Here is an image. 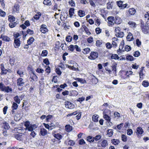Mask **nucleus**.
Returning a JSON list of instances; mask_svg holds the SVG:
<instances>
[{
    "instance_id": "obj_1",
    "label": "nucleus",
    "mask_w": 149,
    "mask_h": 149,
    "mask_svg": "<svg viewBox=\"0 0 149 149\" xmlns=\"http://www.w3.org/2000/svg\"><path fill=\"white\" fill-rule=\"evenodd\" d=\"M0 90L2 91L8 93L12 91V89L9 86H6L2 82L0 83Z\"/></svg>"
},
{
    "instance_id": "obj_2",
    "label": "nucleus",
    "mask_w": 149,
    "mask_h": 149,
    "mask_svg": "<svg viewBox=\"0 0 149 149\" xmlns=\"http://www.w3.org/2000/svg\"><path fill=\"white\" fill-rule=\"evenodd\" d=\"M98 56V53L96 52H91L90 55L88 56V58L91 60H94L97 58Z\"/></svg>"
},
{
    "instance_id": "obj_3",
    "label": "nucleus",
    "mask_w": 149,
    "mask_h": 149,
    "mask_svg": "<svg viewBox=\"0 0 149 149\" xmlns=\"http://www.w3.org/2000/svg\"><path fill=\"white\" fill-rule=\"evenodd\" d=\"M40 31L41 32L43 33H45L48 31L47 28V26L44 24H42L40 26Z\"/></svg>"
},
{
    "instance_id": "obj_4",
    "label": "nucleus",
    "mask_w": 149,
    "mask_h": 149,
    "mask_svg": "<svg viewBox=\"0 0 149 149\" xmlns=\"http://www.w3.org/2000/svg\"><path fill=\"white\" fill-rule=\"evenodd\" d=\"M140 27L142 32L145 34L148 33L147 30L146 28V24H145L144 22L142 21H141V23Z\"/></svg>"
},
{
    "instance_id": "obj_5",
    "label": "nucleus",
    "mask_w": 149,
    "mask_h": 149,
    "mask_svg": "<svg viewBox=\"0 0 149 149\" xmlns=\"http://www.w3.org/2000/svg\"><path fill=\"white\" fill-rule=\"evenodd\" d=\"M108 24L109 26L113 25L114 24V17L113 16H109L107 18Z\"/></svg>"
},
{
    "instance_id": "obj_6",
    "label": "nucleus",
    "mask_w": 149,
    "mask_h": 149,
    "mask_svg": "<svg viewBox=\"0 0 149 149\" xmlns=\"http://www.w3.org/2000/svg\"><path fill=\"white\" fill-rule=\"evenodd\" d=\"M24 135L22 133L17 134L14 135L15 138L17 140L22 141L24 139Z\"/></svg>"
},
{
    "instance_id": "obj_7",
    "label": "nucleus",
    "mask_w": 149,
    "mask_h": 149,
    "mask_svg": "<svg viewBox=\"0 0 149 149\" xmlns=\"http://www.w3.org/2000/svg\"><path fill=\"white\" fill-rule=\"evenodd\" d=\"M137 134L138 137L140 138L143 132L142 128L140 127H138L136 129Z\"/></svg>"
},
{
    "instance_id": "obj_8",
    "label": "nucleus",
    "mask_w": 149,
    "mask_h": 149,
    "mask_svg": "<svg viewBox=\"0 0 149 149\" xmlns=\"http://www.w3.org/2000/svg\"><path fill=\"white\" fill-rule=\"evenodd\" d=\"M65 106L66 108L68 109H72L74 108V105L72 103L66 101L65 102Z\"/></svg>"
},
{
    "instance_id": "obj_9",
    "label": "nucleus",
    "mask_w": 149,
    "mask_h": 149,
    "mask_svg": "<svg viewBox=\"0 0 149 149\" xmlns=\"http://www.w3.org/2000/svg\"><path fill=\"white\" fill-rule=\"evenodd\" d=\"M37 127V126L36 124H31L29 126L26 130L29 131L31 132Z\"/></svg>"
},
{
    "instance_id": "obj_10",
    "label": "nucleus",
    "mask_w": 149,
    "mask_h": 149,
    "mask_svg": "<svg viewBox=\"0 0 149 149\" xmlns=\"http://www.w3.org/2000/svg\"><path fill=\"white\" fill-rule=\"evenodd\" d=\"M24 82L23 79L22 78H19L17 80V85L19 86H22L24 84Z\"/></svg>"
},
{
    "instance_id": "obj_11",
    "label": "nucleus",
    "mask_w": 149,
    "mask_h": 149,
    "mask_svg": "<svg viewBox=\"0 0 149 149\" xmlns=\"http://www.w3.org/2000/svg\"><path fill=\"white\" fill-rule=\"evenodd\" d=\"M0 38L6 42H9L10 41V39L8 36L1 35L0 36Z\"/></svg>"
},
{
    "instance_id": "obj_12",
    "label": "nucleus",
    "mask_w": 149,
    "mask_h": 149,
    "mask_svg": "<svg viewBox=\"0 0 149 149\" xmlns=\"http://www.w3.org/2000/svg\"><path fill=\"white\" fill-rule=\"evenodd\" d=\"M14 43L15 44L16 46H15V48L18 47L20 45V41L19 38L17 39H15L14 41Z\"/></svg>"
},
{
    "instance_id": "obj_13",
    "label": "nucleus",
    "mask_w": 149,
    "mask_h": 149,
    "mask_svg": "<svg viewBox=\"0 0 149 149\" xmlns=\"http://www.w3.org/2000/svg\"><path fill=\"white\" fill-rule=\"evenodd\" d=\"M47 134V130L44 128L40 129V134L42 136H45Z\"/></svg>"
},
{
    "instance_id": "obj_14",
    "label": "nucleus",
    "mask_w": 149,
    "mask_h": 149,
    "mask_svg": "<svg viewBox=\"0 0 149 149\" xmlns=\"http://www.w3.org/2000/svg\"><path fill=\"white\" fill-rule=\"evenodd\" d=\"M19 6L18 4H15L13 9V12H18L19 10Z\"/></svg>"
},
{
    "instance_id": "obj_15",
    "label": "nucleus",
    "mask_w": 149,
    "mask_h": 149,
    "mask_svg": "<svg viewBox=\"0 0 149 149\" xmlns=\"http://www.w3.org/2000/svg\"><path fill=\"white\" fill-rule=\"evenodd\" d=\"M1 73L2 74H6L8 70H7L5 68L3 64L1 65Z\"/></svg>"
},
{
    "instance_id": "obj_16",
    "label": "nucleus",
    "mask_w": 149,
    "mask_h": 149,
    "mask_svg": "<svg viewBox=\"0 0 149 149\" xmlns=\"http://www.w3.org/2000/svg\"><path fill=\"white\" fill-rule=\"evenodd\" d=\"M32 75H31L30 78L33 81H36L38 80V77L35 74L34 72H33Z\"/></svg>"
},
{
    "instance_id": "obj_17",
    "label": "nucleus",
    "mask_w": 149,
    "mask_h": 149,
    "mask_svg": "<svg viewBox=\"0 0 149 149\" xmlns=\"http://www.w3.org/2000/svg\"><path fill=\"white\" fill-rule=\"evenodd\" d=\"M127 39L128 41H130L133 40V37L132 33L130 32L127 37Z\"/></svg>"
},
{
    "instance_id": "obj_18",
    "label": "nucleus",
    "mask_w": 149,
    "mask_h": 149,
    "mask_svg": "<svg viewBox=\"0 0 149 149\" xmlns=\"http://www.w3.org/2000/svg\"><path fill=\"white\" fill-rule=\"evenodd\" d=\"M114 23L116 24H119L121 22V20L120 18L118 16H116L115 19H114Z\"/></svg>"
},
{
    "instance_id": "obj_19",
    "label": "nucleus",
    "mask_w": 149,
    "mask_h": 149,
    "mask_svg": "<svg viewBox=\"0 0 149 149\" xmlns=\"http://www.w3.org/2000/svg\"><path fill=\"white\" fill-rule=\"evenodd\" d=\"M3 128L6 130H8L10 128L9 124L6 122L5 121L3 123Z\"/></svg>"
},
{
    "instance_id": "obj_20",
    "label": "nucleus",
    "mask_w": 149,
    "mask_h": 149,
    "mask_svg": "<svg viewBox=\"0 0 149 149\" xmlns=\"http://www.w3.org/2000/svg\"><path fill=\"white\" fill-rule=\"evenodd\" d=\"M117 65V63L114 62L113 63V65L112 66V70L113 71L114 73H116V67Z\"/></svg>"
},
{
    "instance_id": "obj_21",
    "label": "nucleus",
    "mask_w": 149,
    "mask_h": 149,
    "mask_svg": "<svg viewBox=\"0 0 149 149\" xmlns=\"http://www.w3.org/2000/svg\"><path fill=\"white\" fill-rule=\"evenodd\" d=\"M113 2H109L107 4V7L108 9H111L112 8Z\"/></svg>"
},
{
    "instance_id": "obj_22",
    "label": "nucleus",
    "mask_w": 149,
    "mask_h": 149,
    "mask_svg": "<svg viewBox=\"0 0 149 149\" xmlns=\"http://www.w3.org/2000/svg\"><path fill=\"white\" fill-rule=\"evenodd\" d=\"M128 12L130 15H133L136 13V10L133 8H130L129 9Z\"/></svg>"
},
{
    "instance_id": "obj_23",
    "label": "nucleus",
    "mask_w": 149,
    "mask_h": 149,
    "mask_svg": "<svg viewBox=\"0 0 149 149\" xmlns=\"http://www.w3.org/2000/svg\"><path fill=\"white\" fill-rule=\"evenodd\" d=\"M128 24L130 26V27L132 28H135L136 24V23L133 21H130L128 22Z\"/></svg>"
},
{
    "instance_id": "obj_24",
    "label": "nucleus",
    "mask_w": 149,
    "mask_h": 149,
    "mask_svg": "<svg viewBox=\"0 0 149 149\" xmlns=\"http://www.w3.org/2000/svg\"><path fill=\"white\" fill-rule=\"evenodd\" d=\"M84 29L86 33L88 35H89L91 34V33L89 31L88 28L84 25L82 26Z\"/></svg>"
},
{
    "instance_id": "obj_25",
    "label": "nucleus",
    "mask_w": 149,
    "mask_h": 149,
    "mask_svg": "<svg viewBox=\"0 0 149 149\" xmlns=\"http://www.w3.org/2000/svg\"><path fill=\"white\" fill-rule=\"evenodd\" d=\"M108 145L107 142L106 140H103L101 143V146L103 148L105 147Z\"/></svg>"
},
{
    "instance_id": "obj_26",
    "label": "nucleus",
    "mask_w": 149,
    "mask_h": 149,
    "mask_svg": "<svg viewBox=\"0 0 149 149\" xmlns=\"http://www.w3.org/2000/svg\"><path fill=\"white\" fill-rule=\"evenodd\" d=\"M111 143L115 145H118L120 143L118 139H113L111 140Z\"/></svg>"
},
{
    "instance_id": "obj_27",
    "label": "nucleus",
    "mask_w": 149,
    "mask_h": 149,
    "mask_svg": "<svg viewBox=\"0 0 149 149\" xmlns=\"http://www.w3.org/2000/svg\"><path fill=\"white\" fill-rule=\"evenodd\" d=\"M34 38L31 37H30L29 39L27 40V43L29 45H31L34 42Z\"/></svg>"
},
{
    "instance_id": "obj_28",
    "label": "nucleus",
    "mask_w": 149,
    "mask_h": 149,
    "mask_svg": "<svg viewBox=\"0 0 149 149\" xmlns=\"http://www.w3.org/2000/svg\"><path fill=\"white\" fill-rule=\"evenodd\" d=\"M75 79L78 81L80 82L81 83L85 84L86 83V80L82 78H78Z\"/></svg>"
},
{
    "instance_id": "obj_29",
    "label": "nucleus",
    "mask_w": 149,
    "mask_h": 149,
    "mask_svg": "<svg viewBox=\"0 0 149 149\" xmlns=\"http://www.w3.org/2000/svg\"><path fill=\"white\" fill-rule=\"evenodd\" d=\"M79 15L81 17L85 15V13L84 11L82 10H79L78 12Z\"/></svg>"
},
{
    "instance_id": "obj_30",
    "label": "nucleus",
    "mask_w": 149,
    "mask_h": 149,
    "mask_svg": "<svg viewBox=\"0 0 149 149\" xmlns=\"http://www.w3.org/2000/svg\"><path fill=\"white\" fill-rule=\"evenodd\" d=\"M113 133V130L112 129H109L107 131V134L109 137L112 136Z\"/></svg>"
},
{
    "instance_id": "obj_31",
    "label": "nucleus",
    "mask_w": 149,
    "mask_h": 149,
    "mask_svg": "<svg viewBox=\"0 0 149 149\" xmlns=\"http://www.w3.org/2000/svg\"><path fill=\"white\" fill-rule=\"evenodd\" d=\"M98 117L99 116L97 115H93L92 117L93 120L95 122H97L98 120Z\"/></svg>"
},
{
    "instance_id": "obj_32",
    "label": "nucleus",
    "mask_w": 149,
    "mask_h": 149,
    "mask_svg": "<svg viewBox=\"0 0 149 149\" xmlns=\"http://www.w3.org/2000/svg\"><path fill=\"white\" fill-rule=\"evenodd\" d=\"M65 128L68 132H70L72 130V127L69 125H66L65 126Z\"/></svg>"
},
{
    "instance_id": "obj_33",
    "label": "nucleus",
    "mask_w": 149,
    "mask_h": 149,
    "mask_svg": "<svg viewBox=\"0 0 149 149\" xmlns=\"http://www.w3.org/2000/svg\"><path fill=\"white\" fill-rule=\"evenodd\" d=\"M74 12V9L73 8H71L69 10V13L70 17H72L73 15Z\"/></svg>"
},
{
    "instance_id": "obj_34",
    "label": "nucleus",
    "mask_w": 149,
    "mask_h": 149,
    "mask_svg": "<svg viewBox=\"0 0 149 149\" xmlns=\"http://www.w3.org/2000/svg\"><path fill=\"white\" fill-rule=\"evenodd\" d=\"M43 3L44 4L47 6H50L52 4L50 0H44Z\"/></svg>"
},
{
    "instance_id": "obj_35",
    "label": "nucleus",
    "mask_w": 149,
    "mask_h": 149,
    "mask_svg": "<svg viewBox=\"0 0 149 149\" xmlns=\"http://www.w3.org/2000/svg\"><path fill=\"white\" fill-rule=\"evenodd\" d=\"M103 117L108 122H109V121H111L110 117L107 114H104V115Z\"/></svg>"
},
{
    "instance_id": "obj_36",
    "label": "nucleus",
    "mask_w": 149,
    "mask_h": 149,
    "mask_svg": "<svg viewBox=\"0 0 149 149\" xmlns=\"http://www.w3.org/2000/svg\"><path fill=\"white\" fill-rule=\"evenodd\" d=\"M87 140L90 142H93L94 141L93 137L91 136L87 137Z\"/></svg>"
},
{
    "instance_id": "obj_37",
    "label": "nucleus",
    "mask_w": 149,
    "mask_h": 149,
    "mask_svg": "<svg viewBox=\"0 0 149 149\" xmlns=\"http://www.w3.org/2000/svg\"><path fill=\"white\" fill-rule=\"evenodd\" d=\"M124 33L123 32H118L117 34L116 35L117 37L120 38H122L124 36Z\"/></svg>"
},
{
    "instance_id": "obj_38",
    "label": "nucleus",
    "mask_w": 149,
    "mask_h": 149,
    "mask_svg": "<svg viewBox=\"0 0 149 149\" xmlns=\"http://www.w3.org/2000/svg\"><path fill=\"white\" fill-rule=\"evenodd\" d=\"M142 84L144 87H147L149 86V83L148 81L144 80L143 81Z\"/></svg>"
},
{
    "instance_id": "obj_39",
    "label": "nucleus",
    "mask_w": 149,
    "mask_h": 149,
    "mask_svg": "<svg viewBox=\"0 0 149 149\" xmlns=\"http://www.w3.org/2000/svg\"><path fill=\"white\" fill-rule=\"evenodd\" d=\"M70 92L71 95L73 96H77L78 94V93L75 90L71 91Z\"/></svg>"
},
{
    "instance_id": "obj_40",
    "label": "nucleus",
    "mask_w": 149,
    "mask_h": 149,
    "mask_svg": "<svg viewBox=\"0 0 149 149\" xmlns=\"http://www.w3.org/2000/svg\"><path fill=\"white\" fill-rule=\"evenodd\" d=\"M62 49L63 50H65L68 47L67 44L65 43L64 44L62 43L61 45Z\"/></svg>"
},
{
    "instance_id": "obj_41",
    "label": "nucleus",
    "mask_w": 149,
    "mask_h": 149,
    "mask_svg": "<svg viewBox=\"0 0 149 149\" xmlns=\"http://www.w3.org/2000/svg\"><path fill=\"white\" fill-rule=\"evenodd\" d=\"M14 100L16 103L19 104L20 102V100L18 96H16L14 97Z\"/></svg>"
},
{
    "instance_id": "obj_42",
    "label": "nucleus",
    "mask_w": 149,
    "mask_h": 149,
    "mask_svg": "<svg viewBox=\"0 0 149 149\" xmlns=\"http://www.w3.org/2000/svg\"><path fill=\"white\" fill-rule=\"evenodd\" d=\"M17 24V23L15 22H11L9 24V26L11 28H13Z\"/></svg>"
},
{
    "instance_id": "obj_43",
    "label": "nucleus",
    "mask_w": 149,
    "mask_h": 149,
    "mask_svg": "<svg viewBox=\"0 0 149 149\" xmlns=\"http://www.w3.org/2000/svg\"><path fill=\"white\" fill-rule=\"evenodd\" d=\"M15 19V18L13 16L9 15L8 16V20L10 22H13Z\"/></svg>"
},
{
    "instance_id": "obj_44",
    "label": "nucleus",
    "mask_w": 149,
    "mask_h": 149,
    "mask_svg": "<svg viewBox=\"0 0 149 149\" xmlns=\"http://www.w3.org/2000/svg\"><path fill=\"white\" fill-rule=\"evenodd\" d=\"M68 50L71 52H73L75 49V45H71L68 47Z\"/></svg>"
},
{
    "instance_id": "obj_45",
    "label": "nucleus",
    "mask_w": 149,
    "mask_h": 149,
    "mask_svg": "<svg viewBox=\"0 0 149 149\" xmlns=\"http://www.w3.org/2000/svg\"><path fill=\"white\" fill-rule=\"evenodd\" d=\"M54 137L58 139H60L62 137V136L59 134L57 133L54 134Z\"/></svg>"
},
{
    "instance_id": "obj_46",
    "label": "nucleus",
    "mask_w": 149,
    "mask_h": 149,
    "mask_svg": "<svg viewBox=\"0 0 149 149\" xmlns=\"http://www.w3.org/2000/svg\"><path fill=\"white\" fill-rule=\"evenodd\" d=\"M72 37L70 36H68L66 37V40L68 42H70L72 41Z\"/></svg>"
},
{
    "instance_id": "obj_47",
    "label": "nucleus",
    "mask_w": 149,
    "mask_h": 149,
    "mask_svg": "<svg viewBox=\"0 0 149 149\" xmlns=\"http://www.w3.org/2000/svg\"><path fill=\"white\" fill-rule=\"evenodd\" d=\"M40 15H37V14H36L31 19V20L34 21V19H35L36 20H38L40 18Z\"/></svg>"
},
{
    "instance_id": "obj_48",
    "label": "nucleus",
    "mask_w": 149,
    "mask_h": 149,
    "mask_svg": "<svg viewBox=\"0 0 149 149\" xmlns=\"http://www.w3.org/2000/svg\"><path fill=\"white\" fill-rule=\"evenodd\" d=\"M18 107V105L15 102H13V105L12 106V108L13 109H16Z\"/></svg>"
},
{
    "instance_id": "obj_49",
    "label": "nucleus",
    "mask_w": 149,
    "mask_h": 149,
    "mask_svg": "<svg viewBox=\"0 0 149 149\" xmlns=\"http://www.w3.org/2000/svg\"><path fill=\"white\" fill-rule=\"evenodd\" d=\"M111 59H118L119 58L118 56L116 54H112L111 56Z\"/></svg>"
},
{
    "instance_id": "obj_50",
    "label": "nucleus",
    "mask_w": 149,
    "mask_h": 149,
    "mask_svg": "<svg viewBox=\"0 0 149 149\" xmlns=\"http://www.w3.org/2000/svg\"><path fill=\"white\" fill-rule=\"evenodd\" d=\"M121 138L122 140L123 141L125 142L127 141V138L126 136L124 134H122V135Z\"/></svg>"
},
{
    "instance_id": "obj_51",
    "label": "nucleus",
    "mask_w": 149,
    "mask_h": 149,
    "mask_svg": "<svg viewBox=\"0 0 149 149\" xmlns=\"http://www.w3.org/2000/svg\"><path fill=\"white\" fill-rule=\"evenodd\" d=\"M116 3L118 6L121 8L123 3V2L121 1H117Z\"/></svg>"
},
{
    "instance_id": "obj_52",
    "label": "nucleus",
    "mask_w": 149,
    "mask_h": 149,
    "mask_svg": "<svg viewBox=\"0 0 149 149\" xmlns=\"http://www.w3.org/2000/svg\"><path fill=\"white\" fill-rule=\"evenodd\" d=\"M84 52H83L84 54H87L89 53L90 51V49L89 48L87 47L84 49Z\"/></svg>"
},
{
    "instance_id": "obj_53",
    "label": "nucleus",
    "mask_w": 149,
    "mask_h": 149,
    "mask_svg": "<svg viewBox=\"0 0 149 149\" xmlns=\"http://www.w3.org/2000/svg\"><path fill=\"white\" fill-rule=\"evenodd\" d=\"M127 60H129L130 61H132L133 60L134 58L131 55H129L126 57Z\"/></svg>"
},
{
    "instance_id": "obj_54",
    "label": "nucleus",
    "mask_w": 149,
    "mask_h": 149,
    "mask_svg": "<svg viewBox=\"0 0 149 149\" xmlns=\"http://www.w3.org/2000/svg\"><path fill=\"white\" fill-rule=\"evenodd\" d=\"M6 15V13L0 9V16L2 17H4Z\"/></svg>"
},
{
    "instance_id": "obj_55",
    "label": "nucleus",
    "mask_w": 149,
    "mask_h": 149,
    "mask_svg": "<svg viewBox=\"0 0 149 149\" xmlns=\"http://www.w3.org/2000/svg\"><path fill=\"white\" fill-rule=\"evenodd\" d=\"M140 53L138 51H137L134 52L133 55L135 57H138L140 56Z\"/></svg>"
},
{
    "instance_id": "obj_56",
    "label": "nucleus",
    "mask_w": 149,
    "mask_h": 149,
    "mask_svg": "<svg viewBox=\"0 0 149 149\" xmlns=\"http://www.w3.org/2000/svg\"><path fill=\"white\" fill-rule=\"evenodd\" d=\"M94 140H95V141H97L99 140L101 138V136L100 135H97L95 137H93Z\"/></svg>"
},
{
    "instance_id": "obj_57",
    "label": "nucleus",
    "mask_w": 149,
    "mask_h": 149,
    "mask_svg": "<svg viewBox=\"0 0 149 149\" xmlns=\"http://www.w3.org/2000/svg\"><path fill=\"white\" fill-rule=\"evenodd\" d=\"M113 39L114 40H113L112 42V44L113 45H114L116 47H117V44L116 43V42L114 41L115 40H117L118 39L116 38L115 37L114 38H113Z\"/></svg>"
},
{
    "instance_id": "obj_58",
    "label": "nucleus",
    "mask_w": 149,
    "mask_h": 149,
    "mask_svg": "<svg viewBox=\"0 0 149 149\" xmlns=\"http://www.w3.org/2000/svg\"><path fill=\"white\" fill-rule=\"evenodd\" d=\"M127 134L129 135H131L133 133L132 130L130 129H129L127 130Z\"/></svg>"
},
{
    "instance_id": "obj_59",
    "label": "nucleus",
    "mask_w": 149,
    "mask_h": 149,
    "mask_svg": "<svg viewBox=\"0 0 149 149\" xmlns=\"http://www.w3.org/2000/svg\"><path fill=\"white\" fill-rule=\"evenodd\" d=\"M47 54V51L46 50H43L41 53V55L42 56H46Z\"/></svg>"
},
{
    "instance_id": "obj_60",
    "label": "nucleus",
    "mask_w": 149,
    "mask_h": 149,
    "mask_svg": "<svg viewBox=\"0 0 149 149\" xmlns=\"http://www.w3.org/2000/svg\"><path fill=\"white\" fill-rule=\"evenodd\" d=\"M17 73L19 75L20 77H23L24 74L23 72L22 71L18 70L17 71Z\"/></svg>"
},
{
    "instance_id": "obj_61",
    "label": "nucleus",
    "mask_w": 149,
    "mask_h": 149,
    "mask_svg": "<svg viewBox=\"0 0 149 149\" xmlns=\"http://www.w3.org/2000/svg\"><path fill=\"white\" fill-rule=\"evenodd\" d=\"M106 46L107 48L110 49L111 48L112 46L109 42H107L106 44Z\"/></svg>"
},
{
    "instance_id": "obj_62",
    "label": "nucleus",
    "mask_w": 149,
    "mask_h": 149,
    "mask_svg": "<svg viewBox=\"0 0 149 149\" xmlns=\"http://www.w3.org/2000/svg\"><path fill=\"white\" fill-rule=\"evenodd\" d=\"M79 143L81 145H83L85 143V142L84 140L82 139L79 141Z\"/></svg>"
},
{
    "instance_id": "obj_63",
    "label": "nucleus",
    "mask_w": 149,
    "mask_h": 149,
    "mask_svg": "<svg viewBox=\"0 0 149 149\" xmlns=\"http://www.w3.org/2000/svg\"><path fill=\"white\" fill-rule=\"evenodd\" d=\"M56 73L59 75H60L61 74V72L60 71V69L58 68H57L56 69Z\"/></svg>"
},
{
    "instance_id": "obj_64",
    "label": "nucleus",
    "mask_w": 149,
    "mask_h": 149,
    "mask_svg": "<svg viewBox=\"0 0 149 149\" xmlns=\"http://www.w3.org/2000/svg\"><path fill=\"white\" fill-rule=\"evenodd\" d=\"M24 126L26 127V129L31 124L28 121H26L24 123Z\"/></svg>"
}]
</instances>
